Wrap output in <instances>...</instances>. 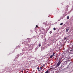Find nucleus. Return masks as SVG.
Masks as SVG:
<instances>
[{"mask_svg":"<svg viewBox=\"0 0 73 73\" xmlns=\"http://www.w3.org/2000/svg\"><path fill=\"white\" fill-rule=\"evenodd\" d=\"M61 61H60V60H59V62H58V63L57 64L56 66H60V65L61 64Z\"/></svg>","mask_w":73,"mask_h":73,"instance_id":"obj_1","label":"nucleus"},{"mask_svg":"<svg viewBox=\"0 0 73 73\" xmlns=\"http://www.w3.org/2000/svg\"><path fill=\"white\" fill-rule=\"evenodd\" d=\"M69 29H66V32H68V31H69Z\"/></svg>","mask_w":73,"mask_h":73,"instance_id":"obj_2","label":"nucleus"},{"mask_svg":"<svg viewBox=\"0 0 73 73\" xmlns=\"http://www.w3.org/2000/svg\"><path fill=\"white\" fill-rule=\"evenodd\" d=\"M45 73H49V71L47 70L45 72Z\"/></svg>","mask_w":73,"mask_h":73,"instance_id":"obj_3","label":"nucleus"},{"mask_svg":"<svg viewBox=\"0 0 73 73\" xmlns=\"http://www.w3.org/2000/svg\"><path fill=\"white\" fill-rule=\"evenodd\" d=\"M69 19V17L68 16L67 17V20H68Z\"/></svg>","mask_w":73,"mask_h":73,"instance_id":"obj_4","label":"nucleus"},{"mask_svg":"<svg viewBox=\"0 0 73 73\" xmlns=\"http://www.w3.org/2000/svg\"><path fill=\"white\" fill-rule=\"evenodd\" d=\"M50 58H52V57H53V56L52 55H51L50 56Z\"/></svg>","mask_w":73,"mask_h":73,"instance_id":"obj_5","label":"nucleus"},{"mask_svg":"<svg viewBox=\"0 0 73 73\" xmlns=\"http://www.w3.org/2000/svg\"><path fill=\"white\" fill-rule=\"evenodd\" d=\"M40 70H41V69H42L43 68H42V67H41L40 68Z\"/></svg>","mask_w":73,"mask_h":73,"instance_id":"obj_6","label":"nucleus"},{"mask_svg":"<svg viewBox=\"0 0 73 73\" xmlns=\"http://www.w3.org/2000/svg\"><path fill=\"white\" fill-rule=\"evenodd\" d=\"M60 25H63V23H61L60 24Z\"/></svg>","mask_w":73,"mask_h":73,"instance_id":"obj_7","label":"nucleus"},{"mask_svg":"<svg viewBox=\"0 0 73 73\" xmlns=\"http://www.w3.org/2000/svg\"><path fill=\"white\" fill-rule=\"evenodd\" d=\"M39 47H40V46H41V43H39Z\"/></svg>","mask_w":73,"mask_h":73,"instance_id":"obj_8","label":"nucleus"},{"mask_svg":"<svg viewBox=\"0 0 73 73\" xmlns=\"http://www.w3.org/2000/svg\"><path fill=\"white\" fill-rule=\"evenodd\" d=\"M40 69V68H39V66L37 68V69Z\"/></svg>","mask_w":73,"mask_h":73,"instance_id":"obj_9","label":"nucleus"},{"mask_svg":"<svg viewBox=\"0 0 73 73\" xmlns=\"http://www.w3.org/2000/svg\"><path fill=\"white\" fill-rule=\"evenodd\" d=\"M53 30H54V31H56V28H55L54 27V28Z\"/></svg>","mask_w":73,"mask_h":73,"instance_id":"obj_10","label":"nucleus"},{"mask_svg":"<svg viewBox=\"0 0 73 73\" xmlns=\"http://www.w3.org/2000/svg\"><path fill=\"white\" fill-rule=\"evenodd\" d=\"M55 54V53H53V54L52 55L53 56H54V54Z\"/></svg>","mask_w":73,"mask_h":73,"instance_id":"obj_11","label":"nucleus"},{"mask_svg":"<svg viewBox=\"0 0 73 73\" xmlns=\"http://www.w3.org/2000/svg\"><path fill=\"white\" fill-rule=\"evenodd\" d=\"M36 28H38V25H36Z\"/></svg>","mask_w":73,"mask_h":73,"instance_id":"obj_12","label":"nucleus"},{"mask_svg":"<svg viewBox=\"0 0 73 73\" xmlns=\"http://www.w3.org/2000/svg\"><path fill=\"white\" fill-rule=\"evenodd\" d=\"M73 51V50H70V52H72Z\"/></svg>","mask_w":73,"mask_h":73,"instance_id":"obj_13","label":"nucleus"},{"mask_svg":"<svg viewBox=\"0 0 73 73\" xmlns=\"http://www.w3.org/2000/svg\"><path fill=\"white\" fill-rule=\"evenodd\" d=\"M52 33V31H50V34H51V33Z\"/></svg>","mask_w":73,"mask_h":73,"instance_id":"obj_14","label":"nucleus"},{"mask_svg":"<svg viewBox=\"0 0 73 73\" xmlns=\"http://www.w3.org/2000/svg\"><path fill=\"white\" fill-rule=\"evenodd\" d=\"M42 30L43 31H45V29H42Z\"/></svg>","mask_w":73,"mask_h":73,"instance_id":"obj_15","label":"nucleus"},{"mask_svg":"<svg viewBox=\"0 0 73 73\" xmlns=\"http://www.w3.org/2000/svg\"><path fill=\"white\" fill-rule=\"evenodd\" d=\"M66 37H65V38H64V40H66Z\"/></svg>","mask_w":73,"mask_h":73,"instance_id":"obj_16","label":"nucleus"},{"mask_svg":"<svg viewBox=\"0 0 73 73\" xmlns=\"http://www.w3.org/2000/svg\"><path fill=\"white\" fill-rule=\"evenodd\" d=\"M44 66H45V65H44L43 66H42V67H43Z\"/></svg>","mask_w":73,"mask_h":73,"instance_id":"obj_17","label":"nucleus"},{"mask_svg":"<svg viewBox=\"0 0 73 73\" xmlns=\"http://www.w3.org/2000/svg\"><path fill=\"white\" fill-rule=\"evenodd\" d=\"M38 71H39V72H40V70L39 69H38Z\"/></svg>","mask_w":73,"mask_h":73,"instance_id":"obj_18","label":"nucleus"},{"mask_svg":"<svg viewBox=\"0 0 73 73\" xmlns=\"http://www.w3.org/2000/svg\"><path fill=\"white\" fill-rule=\"evenodd\" d=\"M22 72H23V71H22Z\"/></svg>","mask_w":73,"mask_h":73,"instance_id":"obj_19","label":"nucleus"},{"mask_svg":"<svg viewBox=\"0 0 73 73\" xmlns=\"http://www.w3.org/2000/svg\"><path fill=\"white\" fill-rule=\"evenodd\" d=\"M68 37H69V36H68Z\"/></svg>","mask_w":73,"mask_h":73,"instance_id":"obj_20","label":"nucleus"}]
</instances>
